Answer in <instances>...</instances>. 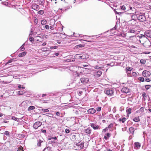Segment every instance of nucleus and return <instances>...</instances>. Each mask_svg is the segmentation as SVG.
Returning <instances> with one entry per match:
<instances>
[{
	"label": "nucleus",
	"mask_w": 151,
	"mask_h": 151,
	"mask_svg": "<svg viewBox=\"0 0 151 151\" xmlns=\"http://www.w3.org/2000/svg\"><path fill=\"white\" fill-rule=\"evenodd\" d=\"M138 19L141 22H143L146 20V17L144 14H138Z\"/></svg>",
	"instance_id": "obj_2"
},
{
	"label": "nucleus",
	"mask_w": 151,
	"mask_h": 151,
	"mask_svg": "<svg viewBox=\"0 0 151 151\" xmlns=\"http://www.w3.org/2000/svg\"><path fill=\"white\" fill-rule=\"evenodd\" d=\"M75 57L77 59H81V54H76L75 55Z\"/></svg>",
	"instance_id": "obj_25"
},
{
	"label": "nucleus",
	"mask_w": 151,
	"mask_h": 151,
	"mask_svg": "<svg viewBox=\"0 0 151 151\" xmlns=\"http://www.w3.org/2000/svg\"><path fill=\"white\" fill-rule=\"evenodd\" d=\"M121 9L123 10H124L125 12H126L127 11H128L129 9H128L124 5H123L120 6Z\"/></svg>",
	"instance_id": "obj_18"
},
{
	"label": "nucleus",
	"mask_w": 151,
	"mask_h": 151,
	"mask_svg": "<svg viewBox=\"0 0 151 151\" xmlns=\"http://www.w3.org/2000/svg\"><path fill=\"white\" fill-rule=\"evenodd\" d=\"M88 114H93L96 112V110L93 108H91L88 110Z\"/></svg>",
	"instance_id": "obj_12"
},
{
	"label": "nucleus",
	"mask_w": 151,
	"mask_h": 151,
	"mask_svg": "<svg viewBox=\"0 0 151 151\" xmlns=\"http://www.w3.org/2000/svg\"><path fill=\"white\" fill-rule=\"evenodd\" d=\"M18 151H24L22 147L21 146L19 147L18 148Z\"/></svg>",
	"instance_id": "obj_36"
},
{
	"label": "nucleus",
	"mask_w": 151,
	"mask_h": 151,
	"mask_svg": "<svg viewBox=\"0 0 151 151\" xmlns=\"http://www.w3.org/2000/svg\"><path fill=\"white\" fill-rule=\"evenodd\" d=\"M133 120L136 122H137L139 121L140 119L139 116H137L134 118L133 119Z\"/></svg>",
	"instance_id": "obj_23"
},
{
	"label": "nucleus",
	"mask_w": 151,
	"mask_h": 151,
	"mask_svg": "<svg viewBox=\"0 0 151 151\" xmlns=\"http://www.w3.org/2000/svg\"><path fill=\"white\" fill-rule=\"evenodd\" d=\"M129 130L130 132L132 134H133L134 133V128L133 127H131L129 129Z\"/></svg>",
	"instance_id": "obj_22"
},
{
	"label": "nucleus",
	"mask_w": 151,
	"mask_h": 151,
	"mask_svg": "<svg viewBox=\"0 0 151 151\" xmlns=\"http://www.w3.org/2000/svg\"><path fill=\"white\" fill-rule=\"evenodd\" d=\"M142 74L143 76L145 77H148L151 75L150 72L146 70H144Z\"/></svg>",
	"instance_id": "obj_4"
},
{
	"label": "nucleus",
	"mask_w": 151,
	"mask_h": 151,
	"mask_svg": "<svg viewBox=\"0 0 151 151\" xmlns=\"http://www.w3.org/2000/svg\"><path fill=\"white\" fill-rule=\"evenodd\" d=\"M35 108V106H30L28 107V111H31L32 110L34 109Z\"/></svg>",
	"instance_id": "obj_31"
},
{
	"label": "nucleus",
	"mask_w": 151,
	"mask_h": 151,
	"mask_svg": "<svg viewBox=\"0 0 151 151\" xmlns=\"http://www.w3.org/2000/svg\"><path fill=\"white\" fill-rule=\"evenodd\" d=\"M105 93L107 95L111 96L113 95L114 91L112 89H107L105 91Z\"/></svg>",
	"instance_id": "obj_3"
},
{
	"label": "nucleus",
	"mask_w": 151,
	"mask_h": 151,
	"mask_svg": "<svg viewBox=\"0 0 151 151\" xmlns=\"http://www.w3.org/2000/svg\"><path fill=\"white\" fill-rule=\"evenodd\" d=\"M50 29H51V30H53L54 29V27L53 26H50Z\"/></svg>",
	"instance_id": "obj_61"
},
{
	"label": "nucleus",
	"mask_w": 151,
	"mask_h": 151,
	"mask_svg": "<svg viewBox=\"0 0 151 151\" xmlns=\"http://www.w3.org/2000/svg\"><path fill=\"white\" fill-rule=\"evenodd\" d=\"M113 126V124H110L108 126V127L109 128H111Z\"/></svg>",
	"instance_id": "obj_59"
},
{
	"label": "nucleus",
	"mask_w": 151,
	"mask_h": 151,
	"mask_svg": "<svg viewBox=\"0 0 151 151\" xmlns=\"http://www.w3.org/2000/svg\"><path fill=\"white\" fill-rule=\"evenodd\" d=\"M32 8L34 10H37L39 9V6L37 4H34L32 6Z\"/></svg>",
	"instance_id": "obj_16"
},
{
	"label": "nucleus",
	"mask_w": 151,
	"mask_h": 151,
	"mask_svg": "<svg viewBox=\"0 0 151 151\" xmlns=\"http://www.w3.org/2000/svg\"><path fill=\"white\" fill-rule=\"evenodd\" d=\"M42 142V141L40 139L39 140L37 143V145L38 146H41V144Z\"/></svg>",
	"instance_id": "obj_42"
},
{
	"label": "nucleus",
	"mask_w": 151,
	"mask_h": 151,
	"mask_svg": "<svg viewBox=\"0 0 151 151\" xmlns=\"http://www.w3.org/2000/svg\"><path fill=\"white\" fill-rule=\"evenodd\" d=\"M126 120V119L125 117L121 118L119 119V121H121L123 123H124Z\"/></svg>",
	"instance_id": "obj_21"
},
{
	"label": "nucleus",
	"mask_w": 151,
	"mask_h": 151,
	"mask_svg": "<svg viewBox=\"0 0 151 151\" xmlns=\"http://www.w3.org/2000/svg\"><path fill=\"white\" fill-rule=\"evenodd\" d=\"M106 136L108 137L109 138L110 137V134L109 133H107L106 134Z\"/></svg>",
	"instance_id": "obj_63"
},
{
	"label": "nucleus",
	"mask_w": 151,
	"mask_h": 151,
	"mask_svg": "<svg viewBox=\"0 0 151 151\" xmlns=\"http://www.w3.org/2000/svg\"><path fill=\"white\" fill-rule=\"evenodd\" d=\"M142 97L143 98H145V97H146L147 95L146 93H144L142 94Z\"/></svg>",
	"instance_id": "obj_55"
},
{
	"label": "nucleus",
	"mask_w": 151,
	"mask_h": 151,
	"mask_svg": "<svg viewBox=\"0 0 151 151\" xmlns=\"http://www.w3.org/2000/svg\"><path fill=\"white\" fill-rule=\"evenodd\" d=\"M41 109V111H43L45 113L47 114V112H49V110L48 109H42V108Z\"/></svg>",
	"instance_id": "obj_30"
},
{
	"label": "nucleus",
	"mask_w": 151,
	"mask_h": 151,
	"mask_svg": "<svg viewBox=\"0 0 151 151\" xmlns=\"http://www.w3.org/2000/svg\"><path fill=\"white\" fill-rule=\"evenodd\" d=\"M4 134L6 135L7 137H9L10 136L9 132L7 131H5Z\"/></svg>",
	"instance_id": "obj_38"
},
{
	"label": "nucleus",
	"mask_w": 151,
	"mask_h": 151,
	"mask_svg": "<svg viewBox=\"0 0 151 151\" xmlns=\"http://www.w3.org/2000/svg\"><path fill=\"white\" fill-rule=\"evenodd\" d=\"M34 38L32 37H30L29 38V40L30 41L32 42L34 40Z\"/></svg>",
	"instance_id": "obj_54"
},
{
	"label": "nucleus",
	"mask_w": 151,
	"mask_h": 151,
	"mask_svg": "<svg viewBox=\"0 0 151 151\" xmlns=\"http://www.w3.org/2000/svg\"><path fill=\"white\" fill-rule=\"evenodd\" d=\"M29 101H24L22 102L20 104V106H23L24 108H26L28 106Z\"/></svg>",
	"instance_id": "obj_6"
},
{
	"label": "nucleus",
	"mask_w": 151,
	"mask_h": 151,
	"mask_svg": "<svg viewBox=\"0 0 151 151\" xmlns=\"http://www.w3.org/2000/svg\"><path fill=\"white\" fill-rule=\"evenodd\" d=\"M12 119L17 122H18L19 120V119L13 116L12 117Z\"/></svg>",
	"instance_id": "obj_32"
},
{
	"label": "nucleus",
	"mask_w": 151,
	"mask_h": 151,
	"mask_svg": "<svg viewBox=\"0 0 151 151\" xmlns=\"http://www.w3.org/2000/svg\"><path fill=\"white\" fill-rule=\"evenodd\" d=\"M45 28L47 29H49V26L48 25H46L45 26Z\"/></svg>",
	"instance_id": "obj_58"
},
{
	"label": "nucleus",
	"mask_w": 151,
	"mask_h": 151,
	"mask_svg": "<svg viewBox=\"0 0 151 151\" xmlns=\"http://www.w3.org/2000/svg\"><path fill=\"white\" fill-rule=\"evenodd\" d=\"M135 32V30L134 29H130L128 32H130L131 33H134Z\"/></svg>",
	"instance_id": "obj_47"
},
{
	"label": "nucleus",
	"mask_w": 151,
	"mask_h": 151,
	"mask_svg": "<svg viewBox=\"0 0 151 151\" xmlns=\"http://www.w3.org/2000/svg\"><path fill=\"white\" fill-rule=\"evenodd\" d=\"M137 73L135 72H133L132 73L131 76H133L134 77H136L137 76Z\"/></svg>",
	"instance_id": "obj_45"
},
{
	"label": "nucleus",
	"mask_w": 151,
	"mask_h": 151,
	"mask_svg": "<svg viewBox=\"0 0 151 151\" xmlns=\"http://www.w3.org/2000/svg\"><path fill=\"white\" fill-rule=\"evenodd\" d=\"M115 13L116 14H118V15H120L121 16H122V12H117L116 11H115Z\"/></svg>",
	"instance_id": "obj_43"
},
{
	"label": "nucleus",
	"mask_w": 151,
	"mask_h": 151,
	"mask_svg": "<svg viewBox=\"0 0 151 151\" xmlns=\"http://www.w3.org/2000/svg\"><path fill=\"white\" fill-rule=\"evenodd\" d=\"M127 71H131L132 70V68L130 67H128L127 68Z\"/></svg>",
	"instance_id": "obj_52"
},
{
	"label": "nucleus",
	"mask_w": 151,
	"mask_h": 151,
	"mask_svg": "<svg viewBox=\"0 0 151 151\" xmlns=\"http://www.w3.org/2000/svg\"><path fill=\"white\" fill-rule=\"evenodd\" d=\"M44 13V12L43 10H40L38 11V13L40 14L41 15L43 14Z\"/></svg>",
	"instance_id": "obj_44"
},
{
	"label": "nucleus",
	"mask_w": 151,
	"mask_h": 151,
	"mask_svg": "<svg viewBox=\"0 0 151 151\" xmlns=\"http://www.w3.org/2000/svg\"><path fill=\"white\" fill-rule=\"evenodd\" d=\"M89 55L85 54H81V59H84L88 58Z\"/></svg>",
	"instance_id": "obj_17"
},
{
	"label": "nucleus",
	"mask_w": 151,
	"mask_h": 151,
	"mask_svg": "<svg viewBox=\"0 0 151 151\" xmlns=\"http://www.w3.org/2000/svg\"><path fill=\"white\" fill-rule=\"evenodd\" d=\"M34 24L36 25L38 23L37 19L36 17H34Z\"/></svg>",
	"instance_id": "obj_34"
},
{
	"label": "nucleus",
	"mask_w": 151,
	"mask_h": 151,
	"mask_svg": "<svg viewBox=\"0 0 151 151\" xmlns=\"http://www.w3.org/2000/svg\"><path fill=\"white\" fill-rule=\"evenodd\" d=\"M140 63L143 64H144L146 63V60L144 59H141L140 60Z\"/></svg>",
	"instance_id": "obj_37"
},
{
	"label": "nucleus",
	"mask_w": 151,
	"mask_h": 151,
	"mask_svg": "<svg viewBox=\"0 0 151 151\" xmlns=\"http://www.w3.org/2000/svg\"><path fill=\"white\" fill-rule=\"evenodd\" d=\"M139 110L140 111H141V112H143L144 111V109L142 107L140 108L139 109Z\"/></svg>",
	"instance_id": "obj_57"
},
{
	"label": "nucleus",
	"mask_w": 151,
	"mask_h": 151,
	"mask_svg": "<svg viewBox=\"0 0 151 151\" xmlns=\"http://www.w3.org/2000/svg\"><path fill=\"white\" fill-rule=\"evenodd\" d=\"M121 92L123 93H127L129 92V89L127 87H123L121 90Z\"/></svg>",
	"instance_id": "obj_8"
},
{
	"label": "nucleus",
	"mask_w": 151,
	"mask_h": 151,
	"mask_svg": "<svg viewBox=\"0 0 151 151\" xmlns=\"http://www.w3.org/2000/svg\"><path fill=\"white\" fill-rule=\"evenodd\" d=\"M96 109L98 111H99L101 110V107L100 106L96 108Z\"/></svg>",
	"instance_id": "obj_49"
},
{
	"label": "nucleus",
	"mask_w": 151,
	"mask_h": 151,
	"mask_svg": "<svg viewBox=\"0 0 151 151\" xmlns=\"http://www.w3.org/2000/svg\"><path fill=\"white\" fill-rule=\"evenodd\" d=\"M78 145L80 146L81 149H83L84 147V143L83 142H79Z\"/></svg>",
	"instance_id": "obj_28"
},
{
	"label": "nucleus",
	"mask_w": 151,
	"mask_h": 151,
	"mask_svg": "<svg viewBox=\"0 0 151 151\" xmlns=\"http://www.w3.org/2000/svg\"><path fill=\"white\" fill-rule=\"evenodd\" d=\"M102 72L100 70L95 71L94 73V76L97 78L99 77L102 74Z\"/></svg>",
	"instance_id": "obj_7"
},
{
	"label": "nucleus",
	"mask_w": 151,
	"mask_h": 151,
	"mask_svg": "<svg viewBox=\"0 0 151 151\" xmlns=\"http://www.w3.org/2000/svg\"><path fill=\"white\" fill-rule=\"evenodd\" d=\"M151 81L150 79L149 78H147L145 79V81L147 82H150Z\"/></svg>",
	"instance_id": "obj_60"
},
{
	"label": "nucleus",
	"mask_w": 151,
	"mask_h": 151,
	"mask_svg": "<svg viewBox=\"0 0 151 151\" xmlns=\"http://www.w3.org/2000/svg\"><path fill=\"white\" fill-rule=\"evenodd\" d=\"M117 23H116V25H115L114 27L112 29H111V30H114V29L116 30V29L117 28Z\"/></svg>",
	"instance_id": "obj_48"
},
{
	"label": "nucleus",
	"mask_w": 151,
	"mask_h": 151,
	"mask_svg": "<svg viewBox=\"0 0 151 151\" xmlns=\"http://www.w3.org/2000/svg\"><path fill=\"white\" fill-rule=\"evenodd\" d=\"M139 38L140 39L139 41L140 43H141L142 41L144 39H146L147 38L145 37V35H140L139 36Z\"/></svg>",
	"instance_id": "obj_13"
},
{
	"label": "nucleus",
	"mask_w": 151,
	"mask_h": 151,
	"mask_svg": "<svg viewBox=\"0 0 151 151\" xmlns=\"http://www.w3.org/2000/svg\"><path fill=\"white\" fill-rule=\"evenodd\" d=\"M58 47L56 46H52L50 47L51 49H56Z\"/></svg>",
	"instance_id": "obj_51"
},
{
	"label": "nucleus",
	"mask_w": 151,
	"mask_h": 151,
	"mask_svg": "<svg viewBox=\"0 0 151 151\" xmlns=\"http://www.w3.org/2000/svg\"><path fill=\"white\" fill-rule=\"evenodd\" d=\"M41 23L42 25H44L47 24V21L45 19H43L41 21Z\"/></svg>",
	"instance_id": "obj_26"
},
{
	"label": "nucleus",
	"mask_w": 151,
	"mask_h": 151,
	"mask_svg": "<svg viewBox=\"0 0 151 151\" xmlns=\"http://www.w3.org/2000/svg\"><path fill=\"white\" fill-rule=\"evenodd\" d=\"M85 45V44H80L79 45H78L76 46V48L79 49L80 48L84 47Z\"/></svg>",
	"instance_id": "obj_24"
},
{
	"label": "nucleus",
	"mask_w": 151,
	"mask_h": 151,
	"mask_svg": "<svg viewBox=\"0 0 151 151\" xmlns=\"http://www.w3.org/2000/svg\"><path fill=\"white\" fill-rule=\"evenodd\" d=\"M41 131L43 133H46V130H45L44 129H41Z\"/></svg>",
	"instance_id": "obj_64"
},
{
	"label": "nucleus",
	"mask_w": 151,
	"mask_h": 151,
	"mask_svg": "<svg viewBox=\"0 0 151 151\" xmlns=\"http://www.w3.org/2000/svg\"><path fill=\"white\" fill-rule=\"evenodd\" d=\"M81 81L82 83H86L88 82L89 79L87 78H81Z\"/></svg>",
	"instance_id": "obj_10"
},
{
	"label": "nucleus",
	"mask_w": 151,
	"mask_h": 151,
	"mask_svg": "<svg viewBox=\"0 0 151 151\" xmlns=\"http://www.w3.org/2000/svg\"><path fill=\"white\" fill-rule=\"evenodd\" d=\"M75 61V59L73 58H70L69 59H67L66 60V62H73Z\"/></svg>",
	"instance_id": "obj_19"
},
{
	"label": "nucleus",
	"mask_w": 151,
	"mask_h": 151,
	"mask_svg": "<svg viewBox=\"0 0 151 151\" xmlns=\"http://www.w3.org/2000/svg\"><path fill=\"white\" fill-rule=\"evenodd\" d=\"M134 148L136 149H138L139 148H140L141 146L140 143L138 142H136L134 143Z\"/></svg>",
	"instance_id": "obj_15"
},
{
	"label": "nucleus",
	"mask_w": 151,
	"mask_h": 151,
	"mask_svg": "<svg viewBox=\"0 0 151 151\" xmlns=\"http://www.w3.org/2000/svg\"><path fill=\"white\" fill-rule=\"evenodd\" d=\"M47 114H48L49 115H47L44 114H43V115H45L47 116H49L50 117H52L53 116L52 114H50V113H47Z\"/></svg>",
	"instance_id": "obj_46"
},
{
	"label": "nucleus",
	"mask_w": 151,
	"mask_h": 151,
	"mask_svg": "<svg viewBox=\"0 0 151 151\" xmlns=\"http://www.w3.org/2000/svg\"><path fill=\"white\" fill-rule=\"evenodd\" d=\"M65 132L66 133H68L70 132V130L68 129H65Z\"/></svg>",
	"instance_id": "obj_56"
},
{
	"label": "nucleus",
	"mask_w": 151,
	"mask_h": 151,
	"mask_svg": "<svg viewBox=\"0 0 151 151\" xmlns=\"http://www.w3.org/2000/svg\"><path fill=\"white\" fill-rule=\"evenodd\" d=\"M91 132V130L89 128H88L85 130V132L86 133L90 134Z\"/></svg>",
	"instance_id": "obj_29"
},
{
	"label": "nucleus",
	"mask_w": 151,
	"mask_h": 151,
	"mask_svg": "<svg viewBox=\"0 0 151 151\" xmlns=\"http://www.w3.org/2000/svg\"><path fill=\"white\" fill-rule=\"evenodd\" d=\"M56 115L58 116H60V113L59 112V111H57L56 112Z\"/></svg>",
	"instance_id": "obj_62"
},
{
	"label": "nucleus",
	"mask_w": 151,
	"mask_h": 151,
	"mask_svg": "<svg viewBox=\"0 0 151 151\" xmlns=\"http://www.w3.org/2000/svg\"><path fill=\"white\" fill-rule=\"evenodd\" d=\"M132 109L131 108H129L128 109L126 110V112L127 114H129L131 113V111Z\"/></svg>",
	"instance_id": "obj_33"
},
{
	"label": "nucleus",
	"mask_w": 151,
	"mask_h": 151,
	"mask_svg": "<svg viewBox=\"0 0 151 151\" xmlns=\"http://www.w3.org/2000/svg\"><path fill=\"white\" fill-rule=\"evenodd\" d=\"M57 137H50L48 138L49 140H51L52 139H57Z\"/></svg>",
	"instance_id": "obj_40"
},
{
	"label": "nucleus",
	"mask_w": 151,
	"mask_h": 151,
	"mask_svg": "<svg viewBox=\"0 0 151 151\" xmlns=\"http://www.w3.org/2000/svg\"><path fill=\"white\" fill-rule=\"evenodd\" d=\"M24 92L22 91H20L18 92V94L20 95H23Z\"/></svg>",
	"instance_id": "obj_50"
},
{
	"label": "nucleus",
	"mask_w": 151,
	"mask_h": 151,
	"mask_svg": "<svg viewBox=\"0 0 151 151\" xmlns=\"http://www.w3.org/2000/svg\"><path fill=\"white\" fill-rule=\"evenodd\" d=\"M14 58L10 60H9L8 62H7L6 63V65L8 63H11L12 62L14 61Z\"/></svg>",
	"instance_id": "obj_35"
},
{
	"label": "nucleus",
	"mask_w": 151,
	"mask_h": 151,
	"mask_svg": "<svg viewBox=\"0 0 151 151\" xmlns=\"http://www.w3.org/2000/svg\"><path fill=\"white\" fill-rule=\"evenodd\" d=\"M51 148L50 147H48L45 148L43 151H51Z\"/></svg>",
	"instance_id": "obj_27"
},
{
	"label": "nucleus",
	"mask_w": 151,
	"mask_h": 151,
	"mask_svg": "<svg viewBox=\"0 0 151 151\" xmlns=\"http://www.w3.org/2000/svg\"><path fill=\"white\" fill-rule=\"evenodd\" d=\"M138 80L140 81L141 82H143L144 81L145 79L143 77H139L138 78Z\"/></svg>",
	"instance_id": "obj_41"
},
{
	"label": "nucleus",
	"mask_w": 151,
	"mask_h": 151,
	"mask_svg": "<svg viewBox=\"0 0 151 151\" xmlns=\"http://www.w3.org/2000/svg\"><path fill=\"white\" fill-rule=\"evenodd\" d=\"M145 35L146 37L151 38V31L147 30L145 32Z\"/></svg>",
	"instance_id": "obj_11"
},
{
	"label": "nucleus",
	"mask_w": 151,
	"mask_h": 151,
	"mask_svg": "<svg viewBox=\"0 0 151 151\" xmlns=\"http://www.w3.org/2000/svg\"><path fill=\"white\" fill-rule=\"evenodd\" d=\"M27 52H23L21 53H20L19 55V57H21L25 56Z\"/></svg>",
	"instance_id": "obj_20"
},
{
	"label": "nucleus",
	"mask_w": 151,
	"mask_h": 151,
	"mask_svg": "<svg viewBox=\"0 0 151 151\" xmlns=\"http://www.w3.org/2000/svg\"><path fill=\"white\" fill-rule=\"evenodd\" d=\"M145 88L146 90H148L151 87V85H146L145 86Z\"/></svg>",
	"instance_id": "obj_39"
},
{
	"label": "nucleus",
	"mask_w": 151,
	"mask_h": 151,
	"mask_svg": "<svg viewBox=\"0 0 151 151\" xmlns=\"http://www.w3.org/2000/svg\"><path fill=\"white\" fill-rule=\"evenodd\" d=\"M121 17L126 21L128 22L131 20V13H127L125 12H123Z\"/></svg>",
	"instance_id": "obj_1"
},
{
	"label": "nucleus",
	"mask_w": 151,
	"mask_h": 151,
	"mask_svg": "<svg viewBox=\"0 0 151 151\" xmlns=\"http://www.w3.org/2000/svg\"><path fill=\"white\" fill-rule=\"evenodd\" d=\"M42 124V123L41 122L38 121L35 122L33 125L34 128L37 129L38 127H40Z\"/></svg>",
	"instance_id": "obj_5"
},
{
	"label": "nucleus",
	"mask_w": 151,
	"mask_h": 151,
	"mask_svg": "<svg viewBox=\"0 0 151 151\" xmlns=\"http://www.w3.org/2000/svg\"><path fill=\"white\" fill-rule=\"evenodd\" d=\"M91 127H92L94 129H99V126L97 125L96 124L93 123L91 124Z\"/></svg>",
	"instance_id": "obj_14"
},
{
	"label": "nucleus",
	"mask_w": 151,
	"mask_h": 151,
	"mask_svg": "<svg viewBox=\"0 0 151 151\" xmlns=\"http://www.w3.org/2000/svg\"><path fill=\"white\" fill-rule=\"evenodd\" d=\"M138 14H137V12L135 13V14H133L131 13V20H133L135 21L137 19H138Z\"/></svg>",
	"instance_id": "obj_9"
},
{
	"label": "nucleus",
	"mask_w": 151,
	"mask_h": 151,
	"mask_svg": "<svg viewBox=\"0 0 151 151\" xmlns=\"http://www.w3.org/2000/svg\"><path fill=\"white\" fill-rule=\"evenodd\" d=\"M19 49L21 51H23L24 50L25 48L24 47H23V46H21L20 47Z\"/></svg>",
	"instance_id": "obj_53"
}]
</instances>
